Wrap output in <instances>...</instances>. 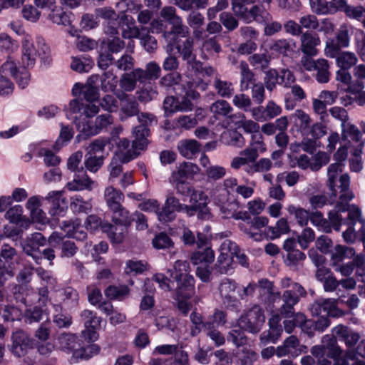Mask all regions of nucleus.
<instances>
[{
	"label": "nucleus",
	"mask_w": 365,
	"mask_h": 365,
	"mask_svg": "<svg viewBox=\"0 0 365 365\" xmlns=\"http://www.w3.org/2000/svg\"><path fill=\"white\" fill-rule=\"evenodd\" d=\"M215 201L219 207L220 214L223 218H232L235 216V211L238 210L240 207L239 202L237 200L229 201L225 197H223L222 199L220 197H215Z\"/></svg>",
	"instance_id": "obj_31"
},
{
	"label": "nucleus",
	"mask_w": 365,
	"mask_h": 365,
	"mask_svg": "<svg viewBox=\"0 0 365 365\" xmlns=\"http://www.w3.org/2000/svg\"><path fill=\"white\" fill-rule=\"evenodd\" d=\"M80 317L84 323L85 328H98L101 326V318L97 314L89 309L81 312Z\"/></svg>",
	"instance_id": "obj_58"
},
{
	"label": "nucleus",
	"mask_w": 365,
	"mask_h": 365,
	"mask_svg": "<svg viewBox=\"0 0 365 365\" xmlns=\"http://www.w3.org/2000/svg\"><path fill=\"white\" fill-rule=\"evenodd\" d=\"M238 245L230 240H225L220 247V255L215 264V269L220 274H227L231 269L233 253H236Z\"/></svg>",
	"instance_id": "obj_10"
},
{
	"label": "nucleus",
	"mask_w": 365,
	"mask_h": 365,
	"mask_svg": "<svg viewBox=\"0 0 365 365\" xmlns=\"http://www.w3.org/2000/svg\"><path fill=\"white\" fill-rule=\"evenodd\" d=\"M297 241L294 238L287 239L283 244V249L287 252L284 263L289 267L297 269L302 265L306 259V255L297 249Z\"/></svg>",
	"instance_id": "obj_15"
},
{
	"label": "nucleus",
	"mask_w": 365,
	"mask_h": 365,
	"mask_svg": "<svg viewBox=\"0 0 365 365\" xmlns=\"http://www.w3.org/2000/svg\"><path fill=\"white\" fill-rule=\"evenodd\" d=\"M295 47V42L293 39H277L272 41L270 49L276 53L287 56L293 51Z\"/></svg>",
	"instance_id": "obj_44"
},
{
	"label": "nucleus",
	"mask_w": 365,
	"mask_h": 365,
	"mask_svg": "<svg viewBox=\"0 0 365 365\" xmlns=\"http://www.w3.org/2000/svg\"><path fill=\"white\" fill-rule=\"evenodd\" d=\"M83 158V153L77 151L72 154L67 162L68 170L75 173L74 178L72 182L67 184V188L69 190H82L89 188L93 184V181L85 173L83 168L79 167Z\"/></svg>",
	"instance_id": "obj_4"
},
{
	"label": "nucleus",
	"mask_w": 365,
	"mask_h": 365,
	"mask_svg": "<svg viewBox=\"0 0 365 365\" xmlns=\"http://www.w3.org/2000/svg\"><path fill=\"white\" fill-rule=\"evenodd\" d=\"M187 77L201 76V77H210L215 73V70L211 66H203L202 62L196 59V57L192 60L186 61Z\"/></svg>",
	"instance_id": "obj_27"
},
{
	"label": "nucleus",
	"mask_w": 365,
	"mask_h": 365,
	"mask_svg": "<svg viewBox=\"0 0 365 365\" xmlns=\"http://www.w3.org/2000/svg\"><path fill=\"white\" fill-rule=\"evenodd\" d=\"M324 341V356L333 360L332 365H350L346 357V350L344 351L338 344L334 335H326L323 337Z\"/></svg>",
	"instance_id": "obj_11"
},
{
	"label": "nucleus",
	"mask_w": 365,
	"mask_h": 365,
	"mask_svg": "<svg viewBox=\"0 0 365 365\" xmlns=\"http://www.w3.org/2000/svg\"><path fill=\"white\" fill-rule=\"evenodd\" d=\"M46 200L50 204L49 213L52 216L64 215L68 208V202L63 196V192L51 191L46 196Z\"/></svg>",
	"instance_id": "obj_21"
},
{
	"label": "nucleus",
	"mask_w": 365,
	"mask_h": 365,
	"mask_svg": "<svg viewBox=\"0 0 365 365\" xmlns=\"http://www.w3.org/2000/svg\"><path fill=\"white\" fill-rule=\"evenodd\" d=\"M130 289L125 285H110L104 291L105 296L111 300H122L129 294Z\"/></svg>",
	"instance_id": "obj_50"
},
{
	"label": "nucleus",
	"mask_w": 365,
	"mask_h": 365,
	"mask_svg": "<svg viewBox=\"0 0 365 365\" xmlns=\"http://www.w3.org/2000/svg\"><path fill=\"white\" fill-rule=\"evenodd\" d=\"M222 51V47L218 43L216 37H211L205 39L201 47L202 58L208 59L210 57L219 53Z\"/></svg>",
	"instance_id": "obj_40"
},
{
	"label": "nucleus",
	"mask_w": 365,
	"mask_h": 365,
	"mask_svg": "<svg viewBox=\"0 0 365 365\" xmlns=\"http://www.w3.org/2000/svg\"><path fill=\"white\" fill-rule=\"evenodd\" d=\"M340 189L339 201L337 202L334 210L329 212V220L324 217L322 213L316 211L309 213V220L317 227H321L324 232L328 233L331 231V228L336 231L340 230L342 222V218L339 214L341 212H345L348 207V202L354 197L353 193L349 190L350 180L348 175H341L339 179Z\"/></svg>",
	"instance_id": "obj_1"
},
{
	"label": "nucleus",
	"mask_w": 365,
	"mask_h": 365,
	"mask_svg": "<svg viewBox=\"0 0 365 365\" xmlns=\"http://www.w3.org/2000/svg\"><path fill=\"white\" fill-rule=\"evenodd\" d=\"M138 120L140 125L133 130V146L137 149L143 150L148 145L147 138L150 135L149 127L157 123L155 116L150 113H139Z\"/></svg>",
	"instance_id": "obj_5"
},
{
	"label": "nucleus",
	"mask_w": 365,
	"mask_h": 365,
	"mask_svg": "<svg viewBox=\"0 0 365 365\" xmlns=\"http://www.w3.org/2000/svg\"><path fill=\"white\" fill-rule=\"evenodd\" d=\"M208 84L204 82L202 79L197 81H189L181 85L182 90V95L190 98L192 100L199 98L200 93L196 91L195 88H199L202 91H205Z\"/></svg>",
	"instance_id": "obj_35"
},
{
	"label": "nucleus",
	"mask_w": 365,
	"mask_h": 365,
	"mask_svg": "<svg viewBox=\"0 0 365 365\" xmlns=\"http://www.w3.org/2000/svg\"><path fill=\"white\" fill-rule=\"evenodd\" d=\"M179 36H174L173 43L178 52L185 61L192 60L196 57L193 52V40L187 37L184 41L178 40Z\"/></svg>",
	"instance_id": "obj_29"
},
{
	"label": "nucleus",
	"mask_w": 365,
	"mask_h": 365,
	"mask_svg": "<svg viewBox=\"0 0 365 365\" xmlns=\"http://www.w3.org/2000/svg\"><path fill=\"white\" fill-rule=\"evenodd\" d=\"M138 77L140 78V83H144L148 80H156L160 76L161 68L155 61H150L146 64L145 68H137L135 72Z\"/></svg>",
	"instance_id": "obj_33"
},
{
	"label": "nucleus",
	"mask_w": 365,
	"mask_h": 365,
	"mask_svg": "<svg viewBox=\"0 0 365 365\" xmlns=\"http://www.w3.org/2000/svg\"><path fill=\"white\" fill-rule=\"evenodd\" d=\"M272 167V161L268 158H261L258 161H255L254 164L247 165L244 168V170L250 175H252L256 173H264L269 171Z\"/></svg>",
	"instance_id": "obj_54"
},
{
	"label": "nucleus",
	"mask_w": 365,
	"mask_h": 365,
	"mask_svg": "<svg viewBox=\"0 0 365 365\" xmlns=\"http://www.w3.org/2000/svg\"><path fill=\"white\" fill-rule=\"evenodd\" d=\"M332 332L338 340L344 342L347 349H354L360 341V334L346 326L338 325L333 328Z\"/></svg>",
	"instance_id": "obj_22"
},
{
	"label": "nucleus",
	"mask_w": 365,
	"mask_h": 365,
	"mask_svg": "<svg viewBox=\"0 0 365 365\" xmlns=\"http://www.w3.org/2000/svg\"><path fill=\"white\" fill-rule=\"evenodd\" d=\"M160 16L172 25L170 32H165V38H169L170 35L186 37L188 34V29L182 24L181 17L176 14V9L173 6H165L160 11Z\"/></svg>",
	"instance_id": "obj_12"
},
{
	"label": "nucleus",
	"mask_w": 365,
	"mask_h": 365,
	"mask_svg": "<svg viewBox=\"0 0 365 365\" xmlns=\"http://www.w3.org/2000/svg\"><path fill=\"white\" fill-rule=\"evenodd\" d=\"M118 83V78L111 71H106L101 77V88L104 92H113Z\"/></svg>",
	"instance_id": "obj_57"
},
{
	"label": "nucleus",
	"mask_w": 365,
	"mask_h": 365,
	"mask_svg": "<svg viewBox=\"0 0 365 365\" xmlns=\"http://www.w3.org/2000/svg\"><path fill=\"white\" fill-rule=\"evenodd\" d=\"M149 269L148 264L143 260L129 259L126 261L124 272L127 275L136 276L142 274Z\"/></svg>",
	"instance_id": "obj_41"
},
{
	"label": "nucleus",
	"mask_w": 365,
	"mask_h": 365,
	"mask_svg": "<svg viewBox=\"0 0 365 365\" xmlns=\"http://www.w3.org/2000/svg\"><path fill=\"white\" fill-rule=\"evenodd\" d=\"M301 50L306 55L311 57L317 54V46L320 44V38L317 34L310 31L304 32L300 36Z\"/></svg>",
	"instance_id": "obj_24"
},
{
	"label": "nucleus",
	"mask_w": 365,
	"mask_h": 365,
	"mask_svg": "<svg viewBox=\"0 0 365 365\" xmlns=\"http://www.w3.org/2000/svg\"><path fill=\"white\" fill-rule=\"evenodd\" d=\"M215 259V252L211 247H205L192 253L191 261L195 265H210Z\"/></svg>",
	"instance_id": "obj_39"
},
{
	"label": "nucleus",
	"mask_w": 365,
	"mask_h": 365,
	"mask_svg": "<svg viewBox=\"0 0 365 365\" xmlns=\"http://www.w3.org/2000/svg\"><path fill=\"white\" fill-rule=\"evenodd\" d=\"M265 322L263 309L259 305H254L237 320L239 327L250 333H258Z\"/></svg>",
	"instance_id": "obj_6"
},
{
	"label": "nucleus",
	"mask_w": 365,
	"mask_h": 365,
	"mask_svg": "<svg viewBox=\"0 0 365 365\" xmlns=\"http://www.w3.org/2000/svg\"><path fill=\"white\" fill-rule=\"evenodd\" d=\"M11 340V351L18 357L24 356L28 349L33 348L34 344V339L22 330L14 332Z\"/></svg>",
	"instance_id": "obj_18"
},
{
	"label": "nucleus",
	"mask_w": 365,
	"mask_h": 365,
	"mask_svg": "<svg viewBox=\"0 0 365 365\" xmlns=\"http://www.w3.org/2000/svg\"><path fill=\"white\" fill-rule=\"evenodd\" d=\"M110 211L111 212L112 221L115 225L105 222L102 225V230L107 233L108 237L113 242L120 243L123 240L126 228L133 222V215H130L123 205L119 208L113 209Z\"/></svg>",
	"instance_id": "obj_3"
},
{
	"label": "nucleus",
	"mask_w": 365,
	"mask_h": 365,
	"mask_svg": "<svg viewBox=\"0 0 365 365\" xmlns=\"http://www.w3.org/2000/svg\"><path fill=\"white\" fill-rule=\"evenodd\" d=\"M209 202L207 195L201 190H194L190 196V206L183 205L181 212H185L189 217L197 213L198 218L205 219L209 217L210 212L207 207Z\"/></svg>",
	"instance_id": "obj_8"
},
{
	"label": "nucleus",
	"mask_w": 365,
	"mask_h": 365,
	"mask_svg": "<svg viewBox=\"0 0 365 365\" xmlns=\"http://www.w3.org/2000/svg\"><path fill=\"white\" fill-rule=\"evenodd\" d=\"M312 315L334 317L336 314L337 309L336 302L331 299H318L314 302L310 307Z\"/></svg>",
	"instance_id": "obj_23"
},
{
	"label": "nucleus",
	"mask_w": 365,
	"mask_h": 365,
	"mask_svg": "<svg viewBox=\"0 0 365 365\" xmlns=\"http://www.w3.org/2000/svg\"><path fill=\"white\" fill-rule=\"evenodd\" d=\"M238 284L232 279L224 278L219 284V292L222 299L223 304L228 308L235 311L240 309L241 303L240 300L232 293H234Z\"/></svg>",
	"instance_id": "obj_13"
},
{
	"label": "nucleus",
	"mask_w": 365,
	"mask_h": 365,
	"mask_svg": "<svg viewBox=\"0 0 365 365\" xmlns=\"http://www.w3.org/2000/svg\"><path fill=\"white\" fill-rule=\"evenodd\" d=\"M201 145L195 140H184L179 142L178 148L180 155L187 159H192L200 151Z\"/></svg>",
	"instance_id": "obj_34"
},
{
	"label": "nucleus",
	"mask_w": 365,
	"mask_h": 365,
	"mask_svg": "<svg viewBox=\"0 0 365 365\" xmlns=\"http://www.w3.org/2000/svg\"><path fill=\"white\" fill-rule=\"evenodd\" d=\"M99 78L98 76H91L83 87V96L88 102L92 103L99 98L98 88L94 85L98 82Z\"/></svg>",
	"instance_id": "obj_38"
},
{
	"label": "nucleus",
	"mask_w": 365,
	"mask_h": 365,
	"mask_svg": "<svg viewBox=\"0 0 365 365\" xmlns=\"http://www.w3.org/2000/svg\"><path fill=\"white\" fill-rule=\"evenodd\" d=\"M214 87L217 93L223 98H230L234 93V88L230 82L217 78L214 82Z\"/></svg>",
	"instance_id": "obj_63"
},
{
	"label": "nucleus",
	"mask_w": 365,
	"mask_h": 365,
	"mask_svg": "<svg viewBox=\"0 0 365 365\" xmlns=\"http://www.w3.org/2000/svg\"><path fill=\"white\" fill-rule=\"evenodd\" d=\"M118 147L121 152L125 151L122 158L123 163H128L131 160L135 158L138 155V150L133 146V142L126 138H120L118 143Z\"/></svg>",
	"instance_id": "obj_42"
},
{
	"label": "nucleus",
	"mask_w": 365,
	"mask_h": 365,
	"mask_svg": "<svg viewBox=\"0 0 365 365\" xmlns=\"http://www.w3.org/2000/svg\"><path fill=\"white\" fill-rule=\"evenodd\" d=\"M269 14L267 11L257 5L252 6L249 10V16L246 20V23H250L254 21L262 23L267 19Z\"/></svg>",
	"instance_id": "obj_62"
},
{
	"label": "nucleus",
	"mask_w": 365,
	"mask_h": 365,
	"mask_svg": "<svg viewBox=\"0 0 365 365\" xmlns=\"http://www.w3.org/2000/svg\"><path fill=\"white\" fill-rule=\"evenodd\" d=\"M210 110L216 118L220 117H228L232 111L230 104L225 100H218L210 106Z\"/></svg>",
	"instance_id": "obj_55"
},
{
	"label": "nucleus",
	"mask_w": 365,
	"mask_h": 365,
	"mask_svg": "<svg viewBox=\"0 0 365 365\" xmlns=\"http://www.w3.org/2000/svg\"><path fill=\"white\" fill-rule=\"evenodd\" d=\"M9 76L13 77L21 88H24L30 80L29 71L25 68H23L21 71L18 70L16 63L9 57L0 68L1 96L9 95L14 91V86L13 83L8 78Z\"/></svg>",
	"instance_id": "obj_2"
},
{
	"label": "nucleus",
	"mask_w": 365,
	"mask_h": 365,
	"mask_svg": "<svg viewBox=\"0 0 365 365\" xmlns=\"http://www.w3.org/2000/svg\"><path fill=\"white\" fill-rule=\"evenodd\" d=\"M177 283L175 295L178 299H190L195 294V279L192 275H182L173 277Z\"/></svg>",
	"instance_id": "obj_20"
},
{
	"label": "nucleus",
	"mask_w": 365,
	"mask_h": 365,
	"mask_svg": "<svg viewBox=\"0 0 365 365\" xmlns=\"http://www.w3.org/2000/svg\"><path fill=\"white\" fill-rule=\"evenodd\" d=\"M50 11L51 12L49 13L48 18L53 23L63 26H68L71 24V13L64 11L62 8H57L56 6Z\"/></svg>",
	"instance_id": "obj_46"
},
{
	"label": "nucleus",
	"mask_w": 365,
	"mask_h": 365,
	"mask_svg": "<svg viewBox=\"0 0 365 365\" xmlns=\"http://www.w3.org/2000/svg\"><path fill=\"white\" fill-rule=\"evenodd\" d=\"M70 207L75 213H88L92 209L91 203L79 195H75L71 198Z\"/></svg>",
	"instance_id": "obj_53"
},
{
	"label": "nucleus",
	"mask_w": 365,
	"mask_h": 365,
	"mask_svg": "<svg viewBox=\"0 0 365 365\" xmlns=\"http://www.w3.org/2000/svg\"><path fill=\"white\" fill-rule=\"evenodd\" d=\"M125 199L124 194L110 185L104 190V200L109 210L120 207Z\"/></svg>",
	"instance_id": "obj_28"
},
{
	"label": "nucleus",
	"mask_w": 365,
	"mask_h": 365,
	"mask_svg": "<svg viewBox=\"0 0 365 365\" xmlns=\"http://www.w3.org/2000/svg\"><path fill=\"white\" fill-rule=\"evenodd\" d=\"M54 313L53 314V322L59 329H66L71 327L73 323L72 317L70 314L62 311V306L53 304Z\"/></svg>",
	"instance_id": "obj_36"
},
{
	"label": "nucleus",
	"mask_w": 365,
	"mask_h": 365,
	"mask_svg": "<svg viewBox=\"0 0 365 365\" xmlns=\"http://www.w3.org/2000/svg\"><path fill=\"white\" fill-rule=\"evenodd\" d=\"M240 88L241 91H247L251 85L255 84V76L252 71L249 68L248 64L245 61H241L240 64Z\"/></svg>",
	"instance_id": "obj_48"
},
{
	"label": "nucleus",
	"mask_w": 365,
	"mask_h": 365,
	"mask_svg": "<svg viewBox=\"0 0 365 365\" xmlns=\"http://www.w3.org/2000/svg\"><path fill=\"white\" fill-rule=\"evenodd\" d=\"M254 0H232V10L236 16L242 19L245 22L249 16V5L253 4Z\"/></svg>",
	"instance_id": "obj_51"
},
{
	"label": "nucleus",
	"mask_w": 365,
	"mask_h": 365,
	"mask_svg": "<svg viewBox=\"0 0 365 365\" xmlns=\"http://www.w3.org/2000/svg\"><path fill=\"white\" fill-rule=\"evenodd\" d=\"M346 357L349 361H365V339H361L354 349H346Z\"/></svg>",
	"instance_id": "obj_60"
},
{
	"label": "nucleus",
	"mask_w": 365,
	"mask_h": 365,
	"mask_svg": "<svg viewBox=\"0 0 365 365\" xmlns=\"http://www.w3.org/2000/svg\"><path fill=\"white\" fill-rule=\"evenodd\" d=\"M36 56V46L29 40L24 39L22 43V61L24 66H34Z\"/></svg>",
	"instance_id": "obj_37"
},
{
	"label": "nucleus",
	"mask_w": 365,
	"mask_h": 365,
	"mask_svg": "<svg viewBox=\"0 0 365 365\" xmlns=\"http://www.w3.org/2000/svg\"><path fill=\"white\" fill-rule=\"evenodd\" d=\"M113 123V117L110 113L102 114L97 116L94 122H88L83 124L82 128L79 126L81 132L86 137L96 135L103 129H106Z\"/></svg>",
	"instance_id": "obj_17"
},
{
	"label": "nucleus",
	"mask_w": 365,
	"mask_h": 365,
	"mask_svg": "<svg viewBox=\"0 0 365 365\" xmlns=\"http://www.w3.org/2000/svg\"><path fill=\"white\" fill-rule=\"evenodd\" d=\"M46 244V239L40 232H35L21 242L24 252L29 256H31L36 264H40L41 261V252L40 247Z\"/></svg>",
	"instance_id": "obj_14"
},
{
	"label": "nucleus",
	"mask_w": 365,
	"mask_h": 365,
	"mask_svg": "<svg viewBox=\"0 0 365 365\" xmlns=\"http://www.w3.org/2000/svg\"><path fill=\"white\" fill-rule=\"evenodd\" d=\"M200 169L198 166L190 162H184L180 164L177 171L172 173L173 180H185L192 178L195 175L197 174Z\"/></svg>",
	"instance_id": "obj_32"
},
{
	"label": "nucleus",
	"mask_w": 365,
	"mask_h": 365,
	"mask_svg": "<svg viewBox=\"0 0 365 365\" xmlns=\"http://www.w3.org/2000/svg\"><path fill=\"white\" fill-rule=\"evenodd\" d=\"M309 5L312 12L317 15L331 14L333 11L331 4L327 0H309Z\"/></svg>",
	"instance_id": "obj_59"
},
{
	"label": "nucleus",
	"mask_w": 365,
	"mask_h": 365,
	"mask_svg": "<svg viewBox=\"0 0 365 365\" xmlns=\"http://www.w3.org/2000/svg\"><path fill=\"white\" fill-rule=\"evenodd\" d=\"M183 205L174 195L173 192H168L165 203L161 207V212L159 214V220L163 223L173 221L176 217L175 212H181Z\"/></svg>",
	"instance_id": "obj_16"
},
{
	"label": "nucleus",
	"mask_w": 365,
	"mask_h": 365,
	"mask_svg": "<svg viewBox=\"0 0 365 365\" xmlns=\"http://www.w3.org/2000/svg\"><path fill=\"white\" fill-rule=\"evenodd\" d=\"M141 46L147 52H154L158 48V43L155 38L150 34V30L145 28L141 29V34L138 38Z\"/></svg>",
	"instance_id": "obj_56"
},
{
	"label": "nucleus",
	"mask_w": 365,
	"mask_h": 365,
	"mask_svg": "<svg viewBox=\"0 0 365 365\" xmlns=\"http://www.w3.org/2000/svg\"><path fill=\"white\" fill-rule=\"evenodd\" d=\"M58 341L61 349L66 352L73 351L74 353L79 346L78 337L73 334H62L59 336Z\"/></svg>",
	"instance_id": "obj_45"
},
{
	"label": "nucleus",
	"mask_w": 365,
	"mask_h": 365,
	"mask_svg": "<svg viewBox=\"0 0 365 365\" xmlns=\"http://www.w3.org/2000/svg\"><path fill=\"white\" fill-rule=\"evenodd\" d=\"M354 43L357 54L360 59L365 62V32L356 30L354 35Z\"/></svg>",
	"instance_id": "obj_64"
},
{
	"label": "nucleus",
	"mask_w": 365,
	"mask_h": 365,
	"mask_svg": "<svg viewBox=\"0 0 365 365\" xmlns=\"http://www.w3.org/2000/svg\"><path fill=\"white\" fill-rule=\"evenodd\" d=\"M331 253L333 264L336 265L342 262L343 259L352 257L355 255V251L353 248L338 245L334 247Z\"/></svg>",
	"instance_id": "obj_47"
},
{
	"label": "nucleus",
	"mask_w": 365,
	"mask_h": 365,
	"mask_svg": "<svg viewBox=\"0 0 365 365\" xmlns=\"http://www.w3.org/2000/svg\"><path fill=\"white\" fill-rule=\"evenodd\" d=\"M307 296V291L299 283L294 284L293 289L284 291L282 295V304L279 312L282 317L291 318L294 313V306L297 304L301 297Z\"/></svg>",
	"instance_id": "obj_7"
},
{
	"label": "nucleus",
	"mask_w": 365,
	"mask_h": 365,
	"mask_svg": "<svg viewBox=\"0 0 365 365\" xmlns=\"http://www.w3.org/2000/svg\"><path fill=\"white\" fill-rule=\"evenodd\" d=\"M301 64L307 71H315V78L319 83H328L330 80V65L327 60L319 58L314 60L309 56L301 58Z\"/></svg>",
	"instance_id": "obj_9"
},
{
	"label": "nucleus",
	"mask_w": 365,
	"mask_h": 365,
	"mask_svg": "<svg viewBox=\"0 0 365 365\" xmlns=\"http://www.w3.org/2000/svg\"><path fill=\"white\" fill-rule=\"evenodd\" d=\"M93 64V62L91 58L84 57L73 58L71 68L78 73H87L91 69Z\"/></svg>",
	"instance_id": "obj_61"
},
{
	"label": "nucleus",
	"mask_w": 365,
	"mask_h": 365,
	"mask_svg": "<svg viewBox=\"0 0 365 365\" xmlns=\"http://www.w3.org/2000/svg\"><path fill=\"white\" fill-rule=\"evenodd\" d=\"M289 214L294 217L298 225L301 227L307 225L309 220V212L307 210L294 205H289L287 208Z\"/></svg>",
	"instance_id": "obj_49"
},
{
	"label": "nucleus",
	"mask_w": 365,
	"mask_h": 365,
	"mask_svg": "<svg viewBox=\"0 0 365 365\" xmlns=\"http://www.w3.org/2000/svg\"><path fill=\"white\" fill-rule=\"evenodd\" d=\"M120 101V120L125 121L140 113L139 104L133 96L123 93L118 96Z\"/></svg>",
	"instance_id": "obj_19"
},
{
	"label": "nucleus",
	"mask_w": 365,
	"mask_h": 365,
	"mask_svg": "<svg viewBox=\"0 0 365 365\" xmlns=\"http://www.w3.org/2000/svg\"><path fill=\"white\" fill-rule=\"evenodd\" d=\"M281 318L279 315H274L269 319V329L263 332L260 336L261 343L267 344L269 342L276 343L282 331L280 324Z\"/></svg>",
	"instance_id": "obj_25"
},
{
	"label": "nucleus",
	"mask_w": 365,
	"mask_h": 365,
	"mask_svg": "<svg viewBox=\"0 0 365 365\" xmlns=\"http://www.w3.org/2000/svg\"><path fill=\"white\" fill-rule=\"evenodd\" d=\"M48 242L52 243L56 242L57 248L61 250V257H72L77 252L78 247L75 242L70 240H64L63 237L58 236L56 233H53L48 238Z\"/></svg>",
	"instance_id": "obj_26"
},
{
	"label": "nucleus",
	"mask_w": 365,
	"mask_h": 365,
	"mask_svg": "<svg viewBox=\"0 0 365 365\" xmlns=\"http://www.w3.org/2000/svg\"><path fill=\"white\" fill-rule=\"evenodd\" d=\"M299 345V341L297 337L292 335L284 340L282 345L277 346L276 354L279 357L286 355L297 356L300 353Z\"/></svg>",
	"instance_id": "obj_30"
},
{
	"label": "nucleus",
	"mask_w": 365,
	"mask_h": 365,
	"mask_svg": "<svg viewBox=\"0 0 365 365\" xmlns=\"http://www.w3.org/2000/svg\"><path fill=\"white\" fill-rule=\"evenodd\" d=\"M137 68L131 72L123 73L120 78L119 85L122 90L126 92H130L135 90L138 81L140 83V78L138 77L135 73Z\"/></svg>",
	"instance_id": "obj_43"
},
{
	"label": "nucleus",
	"mask_w": 365,
	"mask_h": 365,
	"mask_svg": "<svg viewBox=\"0 0 365 365\" xmlns=\"http://www.w3.org/2000/svg\"><path fill=\"white\" fill-rule=\"evenodd\" d=\"M357 61L356 54L350 51H343L336 58V64L339 68L350 69Z\"/></svg>",
	"instance_id": "obj_52"
}]
</instances>
